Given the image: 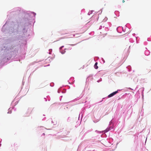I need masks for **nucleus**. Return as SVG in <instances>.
I'll list each match as a JSON object with an SVG mask.
<instances>
[{
  "label": "nucleus",
  "mask_w": 151,
  "mask_h": 151,
  "mask_svg": "<svg viewBox=\"0 0 151 151\" xmlns=\"http://www.w3.org/2000/svg\"><path fill=\"white\" fill-rule=\"evenodd\" d=\"M113 96H114V95H113V93H111L109 95H108V96L109 98H110V97H111Z\"/></svg>",
  "instance_id": "nucleus-3"
},
{
  "label": "nucleus",
  "mask_w": 151,
  "mask_h": 151,
  "mask_svg": "<svg viewBox=\"0 0 151 151\" xmlns=\"http://www.w3.org/2000/svg\"><path fill=\"white\" fill-rule=\"evenodd\" d=\"M74 45H72V46H73Z\"/></svg>",
  "instance_id": "nucleus-9"
},
{
  "label": "nucleus",
  "mask_w": 151,
  "mask_h": 151,
  "mask_svg": "<svg viewBox=\"0 0 151 151\" xmlns=\"http://www.w3.org/2000/svg\"><path fill=\"white\" fill-rule=\"evenodd\" d=\"M118 92V91H115V92H113L112 93L113 94V95H114L116 94Z\"/></svg>",
  "instance_id": "nucleus-4"
},
{
  "label": "nucleus",
  "mask_w": 151,
  "mask_h": 151,
  "mask_svg": "<svg viewBox=\"0 0 151 151\" xmlns=\"http://www.w3.org/2000/svg\"><path fill=\"white\" fill-rule=\"evenodd\" d=\"M43 135H45V134L44 133H43Z\"/></svg>",
  "instance_id": "nucleus-7"
},
{
  "label": "nucleus",
  "mask_w": 151,
  "mask_h": 151,
  "mask_svg": "<svg viewBox=\"0 0 151 151\" xmlns=\"http://www.w3.org/2000/svg\"><path fill=\"white\" fill-rule=\"evenodd\" d=\"M79 35V34L77 33V34H73V35L71 34V35H68V36L69 37H68L69 38H73L74 37H75L76 35Z\"/></svg>",
  "instance_id": "nucleus-1"
},
{
  "label": "nucleus",
  "mask_w": 151,
  "mask_h": 151,
  "mask_svg": "<svg viewBox=\"0 0 151 151\" xmlns=\"http://www.w3.org/2000/svg\"><path fill=\"white\" fill-rule=\"evenodd\" d=\"M108 131H109L108 129H106V130H105L104 131V132H107Z\"/></svg>",
  "instance_id": "nucleus-5"
},
{
  "label": "nucleus",
  "mask_w": 151,
  "mask_h": 151,
  "mask_svg": "<svg viewBox=\"0 0 151 151\" xmlns=\"http://www.w3.org/2000/svg\"><path fill=\"white\" fill-rule=\"evenodd\" d=\"M122 2H123V3H124L125 2V1L124 0H123Z\"/></svg>",
  "instance_id": "nucleus-6"
},
{
  "label": "nucleus",
  "mask_w": 151,
  "mask_h": 151,
  "mask_svg": "<svg viewBox=\"0 0 151 151\" xmlns=\"http://www.w3.org/2000/svg\"><path fill=\"white\" fill-rule=\"evenodd\" d=\"M97 64L98 63L96 62L94 65V67L96 69H97L98 68V67L97 66Z\"/></svg>",
  "instance_id": "nucleus-2"
},
{
  "label": "nucleus",
  "mask_w": 151,
  "mask_h": 151,
  "mask_svg": "<svg viewBox=\"0 0 151 151\" xmlns=\"http://www.w3.org/2000/svg\"><path fill=\"white\" fill-rule=\"evenodd\" d=\"M129 89H132L131 88H129Z\"/></svg>",
  "instance_id": "nucleus-8"
}]
</instances>
